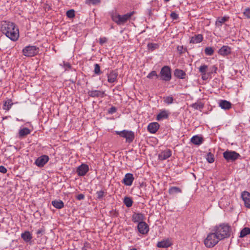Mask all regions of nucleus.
Listing matches in <instances>:
<instances>
[{
  "label": "nucleus",
  "mask_w": 250,
  "mask_h": 250,
  "mask_svg": "<svg viewBox=\"0 0 250 250\" xmlns=\"http://www.w3.org/2000/svg\"><path fill=\"white\" fill-rule=\"evenodd\" d=\"M1 29L6 37L12 41H16L18 39L19 37V29L13 22L3 21Z\"/></svg>",
  "instance_id": "1"
},
{
  "label": "nucleus",
  "mask_w": 250,
  "mask_h": 250,
  "mask_svg": "<svg viewBox=\"0 0 250 250\" xmlns=\"http://www.w3.org/2000/svg\"><path fill=\"white\" fill-rule=\"evenodd\" d=\"M213 231L219 239L222 240L230 236L231 229L227 223H222L214 227Z\"/></svg>",
  "instance_id": "2"
},
{
  "label": "nucleus",
  "mask_w": 250,
  "mask_h": 250,
  "mask_svg": "<svg viewBox=\"0 0 250 250\" xmlns=\"http://www.w3.org/2000/svg\"><path fill=\"white\" fill-rule=\"evenodd\" d=\"M134 13V12L132 11L121 15L117 13L116 12H112L111 13V19L118 25H123L131 18V17Z\"/></svg>",
  "instance_id": "3"
},
{
  "label": "nucleus",
  "mask_w": 250,
  "mask_h": 250,
  "mask_svg": "<svg viewBox=\"0 0 250 250\" xmlns=\"http://www.w3.org/2000/svg\"><path fill=\"white\" fill-rule=\"evenodd\" d=\"M220 241L218 236L214 232L209 233L204 241L205 246L208 248L215 246Z\"/></svg>",
  "instance_id": "4"
},
{
  "label": "nucleus",
  "mask_w": 250,
  "mask_h": 250,
  "mask_svg": "<svg viewBox=\"0 0 250 250\" xmlns=\"http://www.w3.org/2000/svg\"><path fill=\"white\" fill-rule=\"evenodd\" d=\"M115 133L125 139L126 142H131L134 138V133L131 131L124 130L123 131H115Z\"/></svg>",
  "instance_id": "5"
},
{
  "label": "nucleus",
  "mask_w": 250,
  "mask_h": 250,
  "mask_svg": "<svg viewBox=\"0 0 250 250\" xmlns=\"http://www.w3.org/2000/svg\"><path fill=\"white\" fill-rule=\"evenodd\" d=\"M22 52L26 57H32L38 53V48L35 46H28L24 48Z\"/></svg>",
  "instance_id": "6"
},
{
  "label": "nucleus",
  "mask_w": 250,
  "mask_h": 250,
  "mask_svg": "<svg viewBox=\"0 0 250 250\" xmlns=\"http://www.w3.org/2000/svg\"><path fill=\"white\" fill-rule=\"evenodd\" d=\"M160 75L162 79L166 81H169L171 78V70L169 66H165L161 69Z\"/></svg>",
  "instance_id": "7"
},
{
  "label": "nucleus",
  "mask_w": 250,
  "mask_h": 250,
  "mask_svg": "<svg viewBox=\"0 0 250 250\" xmlns=\"http://www.w3.org/2000/svg\"><path fill=\"white\" fill-rule=\"evenodd\" d=\"M208 66L206 64H202L199 67V71L203 80H207L210 77L211 72H208Z\"/></svg>",
  "instance_id": "8"
},
{
  "label": "nucleus",
  "mask_w": 250,
  "mask_h": 250,
  "mask_svg": "<svg viewBox=\"0 0 250 250\" xmlns=\"http://www.w3.org/2000/svg\"><path fill=\"white\" fill-rule=\"evenodd\" d=\"M223 156L227 161H229L235 160L240 156V155L235 151H226L224 152Z\"/></svg>",
  "instance_id": "9"
},
{
  "label": "nucleus",
  "mask_w": 250,
  "mask_h": 250,
  "mask_svg": "<svg viewBox=\"0 0 250 250\" xmlns=\"http://www.w3.org/2000/svg\"><path fill=\"white\" fill-rule=\"evenodd\" d=\"M241 196L245 206L247 208H250V193L247 191H244L242 192Z\"/></svg>",
  "instance_id": "10"
},
{
  "label": "nucleus",
  "mask_w": 250,
  "mask_h": 250,
  "mask_svg": "<svg viewBox=\"0 0 250 250\" xmlns=\"http://www.w3.org/2000/svg\"><path fill=\"white\" fill-rule=\"evenodd\" d=\"M138 229L140 233L143 234H146L148 232V225L144 222H139L138 225Z\"/></svg>",
  "instance_id": "11"
},
{
  "label": "nucleus",
  "mask_w": 250,
  "mask_h": 250,
  "mask_svg": "<svg viewBox=\"0 0 250 250\" xmlns=\"http://www.w3.org/2000/svg\"><path fill=\"white\" fill-rule=\"evenodd\" d=\"M49 160V157L46 155H42L39 157L35 161L36 165L39 167H43Z\"/></svg>",
  "instance_id": "12"
},
{
  "label": "nucleus",
  "mask_w": 250,
  "mask_h": 250,
  "mask_svg": "<svg viewBox=\"0 0 250 250\" xmlns=\"http://www.w3.org/2000/svg\"><path fill=\"white\" fill-rule=\"evenodd\" d=\"M88 166L86 164H83L78 167L77 172L78 175L83 176L88 172Z\"/></svg>",
  "instance_id": "13"
},
{
  "label": "nucleus",
  "mask_w": 250,
  "mask_h": 250,
  "mask_svg": "<svg viewBox=\"0 0 250 250\" xmlns=\"http://www.w3.org/2000/svg\"><path fill=\"white\" fill-rule=\"evenodd\" d=\"M134 180L133 174L131 173H127L125 175V178L123 180L124 184L127 186H130L132 185Z\"/></svg>",
  "instance_id": "14"
},
{
  "label": "nucleus",
  "mask_w": 250,
  "mask_h": 250,
  "mask_svg": "<svg viewBox=\"0 0 250 250\" xmlns=\"http://www.w3.org/2000/svg\"><path fill=\"white\" fill-rule=\"evenodd\" d=\"M160 125L157 122L150 123L147 126V129L151 133H155L158 130Z\"/></svg>",
  "instance_id": "15"
},
{
  "label": "nucleus",
  "mask_w": 250,
  "mask_h": 250,
  "mask_svg": "<svg viewBox=\"0 0 250 250\" xmlns=\"http://www.w3.org/2000/svg\"><path fill=\"white\" fill-rule=\"evenodd\" d=\"M231 53V48L230 47L224 45L218 50V53L222 56H226Z\"/></svg>",
  "instance_id": "16"
},
{
  "label": "nucleus",
  "mask_w": 250,
  "mask_h": 250,
  "mask_svg": "<svg viewBox=\"0 0 250 250\" xmlns=\"http://www.w3.org/2000/svg\"><path fill=\"white\" fill-rule=\"evenodd\" d=\"M172 245V242L169 239L163 240L158 242L157 246L158 248H167Z\"/></svg>",
  "instance_id": "17"
},
{
  "label": "nucleus",
  "mask_w": 250,
  "mask_h": 250,
  "mask_svg": "<svg viewBox=\"0 0 250 250\" xmlns=\"http://www.w3.org/2000/svg\"><path fill=\"white\" fill-rule=\"evenodd\" d=\"M171 155V152L169 149L165 150L159 154V159L161 160H164L170 157Z\"/></svg>",
  "instance_id": "18"
},
{
  "label": "nucleus",
  "mask_w": 250,
  "mask_h": 250,
  "mask_svg": "<svg viewBox=\"0 0 250 250\" xmlns=\"http://www.w3.org/2000/svg\"><path fill=\"white\" fill-rule=\"evenodd\" d=\"M219 105L222 109L228 110L231 108V104L226 100H222L219 102Z\"/></svg>",
  "instance_id": "19"
},
{
  "label": "nucleus",
  "mask_w": 250,
  "mask_h": 250,
  "mask_svg": "<svg viewBox=\"0 0 250 250\" xmlns=\"http://www.w3.org/2000/svg\"><path fill=\"white\" fill-rule=\"evenodd\" d=\"M144 218L143 214L140 213H134L132 215V220L134 222H143Z\"/></svg>",
  "instance_id": "20"
},
{
  "label": "nucleus",
  "mask_w": 250,
  "mask_h": 250,
  "mask_svg": "<svg viewBox=\"0 0 250 250\" xmlns=\"http://www.w3.org/2000/svg\"><path fill=\"white\" fill-rule=\"evenodd\" d=\"M169 113L167 111L164 110L161 111L157 116V120L158 121L163 119H167L168 117Z\"/></svg>",
  "instance_id": "21"
},
{
  "label": "nucleus",
  "mask_w": 250,
  "mask_h": 250,
  "mask_svg": "<svg viewBox=\"0 0 250 250\" xmlns=\"http://www.w3.org/2000/svg\"><path fill=\"white\" fill-rule=\"evenodd\" d=\"M203 139L201 136L195 135L191 138V142L196 145H199L203 142Z\"/></svg>",
  "instance_id": "22"
},
{
  "label": "nucleus",
  "mask_w": 250,
  "mask_h": 250,
  "mask_svg": "<svg viewBox=\"0 0 250 250\" xmlns=\"http://www.w3.org/2000/svg\"><path fill=\"white\" fill-rule=\"evenodd\" d=\"M21 237L26 242L30 241L32 239V235L28 231H25L23 233H21Z\"/></svg>",
  "instance_id": "23"
},
{
  "label": "nucleus",
  "mask_w": 250,
  "mask_h": 250,
  "mask_svg": "<svg viewBox=\"0 0 250 250\" xmlns=\"http://www.w3.org/2000/svg\"><path fill=\"white\" fill-rule=\"evenodd\" d=\"M88 95L91 97H103L104 95V92L101 91L97 90H93L88 91Z\"/></svg>",
  "instance_id": "24"
},
{
  "label": "nucleus",
  "mask_w": 250,
  "mask_h": 250,
  "mask_svg": "<svg viewBox=\"0 0 250 250\" xmlns=\"http://www.w3.org/2000/svg\"><path fill=\"white\" fill-rule=\"evenodd\" d=\"M203 37L202 35L198 34L192 37L190 41V42L192 43H200L203 41Z\"/></svg>",
  "instance_id": "25"
},
{
  "label": "nucleus",
  "mask_w": 250,
  "mask_h": 250,
  "mask_svg": "<svg viewBox=\"0 0 250 250\" xmlns=\"http://www.w3.org/2000/svg\"><path fill=\"white\" fill-rule=\"evenodd\" d=\"M31 133V130L27 128L24 127L21 129H20L19 131V135L20 137H24Z\"/></svg>",
  "instance_id": "26"
},
{
  "label": "nucleus",
  "mask_w": 250,
  "mask_h": 250,
  "mask_svg": "<svg viewBox=\"0 0 250 250\" xmlns=\"http://www.w3.org/2000/svg\"><path fill=\"white\" fill-rule=\"evenodd\" d=\"M174 75L175 77L179 79H185L186 77V73L184 71L180 69H176L174 71Z\"/></svg>",
  "instance_id": "27"
},
{
  "label": "nucleus",
  "mask_w": 250,
  "mask_h": 250,
  "mask_svg": "<svg viewBox=\"0 0 250 250\" xmlns=\"http://www.w3.org/2000/svg\"><path fill=\"white\" fill-rule=\"evenodd\" d=\"M117 76L118 74L116 72H111L108 75V82L111 83L114 82L117 79Z\"/></svg>",
  "instance_id": "28"
},
{
  "label": "nucleus",
  "mask_w": 250,
  "mask_h": 250,
  "mask_svg": "<svg viewBox=\"0 0 250 250\" xmlns=\"http://www.w3.org/2000/svg\"><path fill=\"white\" fill-rule=\"evenodd\" d=\"M52 205L57 208L61 209L64 206L63 202L61 200H54L52 202Z\"/></svg>",
  "instance_id": "29"
},
{
  "label": "nucleus",
  "mask_w": 250,
  "mask_h": 250,
  "mask_svg": "<svg viewBox=\"0 0 250 250\" xmlns=\"http://www.w3.org/2000/svg\"><path fill=\"white\" fill-rule=\"evenodd\" d=\"M229 19V17L224 16L221 18H218L215 21V25L217 26H220L223 23L225 22Z\"/></svg>",
  "instance_id": "30"
},
{
  "label": "nucleus",
  "mask_w": 250,
  "mask_h": 250,
  "mask_svg": "<svg viewBox=\"0 0 250 250\" xmlns=\"http://www.w3.org/2000/svg\"><path fill=\"white\" fill-rule=\"evenodd\" d=\"M13 104V103H12V100L8 99L4 103L3 109L5 110L8 111Z\"/></svg>",
  "instance_id": "31"
},
{
  "label": "nucleus",
  "mask_w": 250,
  "mask_h": 250,
  "mask_svg": "<svg viewBox=\"0 0 250 250\" xmlns=\"http://www.w3.org/2000/svg\"><path fill=\"white\" fill-rule=\"evenodd\" d=\"M250 234V229L249 228H244L240 232V237L243 238Z\"/></svg>",
  "instance_id": "32"
},
{
  "label": "nucleus",
  "mask_w": 250,
  "mask_h": 250,
  "mask_svg": "<svg viewBox=\"0 0 250 250\" xmlns=\"http://www.w3.org/2000/svg\"><path fill=\"white\" fill-rule=\"evenodd\" d=\"M181 192V189L177 187H173L169 189L168 192L170 194H174Z\"/></svg>",
  "instance_id": "33"
},
{
  "label": "nucleus",
  "mask_w": 250,
  "mask_h": 250,
  "mask_svg": "<svg viewBox=\"0 0 250 250\" xmlns=\"http://www.w3.org/2000/svg\"><path fill=\"white\" fill-rule=\"evenodd\" d=\"M191 107L195 110H201L204 107L202 103H196L191 105Z\"/></svg>",
  "instance_id": "34"
},
{
  "label": "nucleus",
  "mask_w": 250,
  "mask_h": 250,
  "mask_svg": "<svg viewBox=\"0 0 250 250\" xmlns=\"http://www.w3.org/2000/svg\"><path fill=\"white\" fill-rule=\"evenodd\" d=\"M124 203L127 207H130L132 205V200L130 198L127 197H125L124 199Z\"/></svg>",
  "instance_id": "35"
},
{
  "label": "nucleus",
  "mask_w": 250,
  "mask_h": 250,
  "mask_svg": "<svg viewBox=\"0 0 250 250\" xmlns=\"http://www.w3.org/2000/svg\"><path fill=\"white\" fill-rule=\"evenodd\" d=\"M207 161L209 163H212L214 161V156L211 153H208L206 156Z\"/></svg>",
  "instance_id": "36"
},
{
  "label": "nucleus",
  "mask_w": 250,
  "mask_h": 250,
  "mask_svg": "<svg viewBox=\"0 0 250 250\" xmlns=\"http://www.w3.org/2000/svg\"><path fill=\"white\" fill-rule=\"evenodd\" d=\"M158 47L159 45L157 43H149L147 44L148 48L151 51H153L154 49L158 48Z\"/></svg>",
  "instance_id": "37"
},
{
  "label": "nucleus",
  "mask_w": 250,
  "mask_h": 250,
  "mask_svg": "<svg viewBox=\"0 0 250 250\" xmlns=\"http://www.w3.org/2000/svg\"><path fill=\"white\" fill-rule=\"evenodd\" d=\"M75 15V11L73 9L69 10L66 12V16L69 18H73Z\"/></svg>",
  "instance_id": "38"
},
{
  "label": "nucleus",
  "mask_w": 250,
  "mask_h": 250,
  "mask_svg": "<svg viewBox=\"0 0 250 250\" xmlns=\"http://www.w3.org/2000/svg\"><path fill=\"white\" fill-rule=\"evenodd\" d=\"M173 101V99L171 96H167L164 98V102L167 104H171Z\"/></svg>",
  "instance_id": "39"
},
{
  "label": "nucleus",
  "mask_w": 250,
  "mask_h": 250,
  "mask_svg": "<svg viewBox=\"0 0 250 250\" xmlns=\"http://www.w3.org/2000/svg\"><path fill=\"white\" fill-rule=\"evenodd\" d=\"M213 50L210 47H208L205 48V52L208 55H211L213 53Z\"/></svg>",
  "instance_id": "40"
},
{
  "label": "nucleus",
  "mask_w": 250,
  "mask_h": 250,
  "mask_svg": "<svg viewBox=\"0 0 250 250\" xmlns=\"http://www.w3.org/2000/svg\"><path fill=\"white\" fill-rule=\"evenodd\" d=\"M158 77V75L157 74V73L155 71H152L150 73L148 74L147 76V78L148 79H152L153 77Z\"/></svg>",
  "instance_id": "41"
},
{
  "label": "nucleus",
  "mask_w": 250,
  "mask_h": 250,
  "mask_svg": "<svg viewBox=\"0 0 250 250\" xmlns=\"http://www.w3.org/2000/svg\"><path fill=\"white\" fill-rule=\"evenodd\" d=\"M244 16L247 18H250V8H246L243 12Z\"/></svg>",
  "instance_id": "42"
},
{
  "label": "nucleus",
  "mask_w": 250,
  "mask_h": 250,
  "mask_svg": "<svg viewBox=\"0 0 250 250\" xmlns=\"http://www.w3.org/2000/svg\"><path fill=\"white\" fill-rule=\"evenodd\" d=\"M94 72L96 74H98L100 73V67L99 64H95L94 65Z\"/></svg>",
  "instance_id": "43"
},
{
  "label": "nucleus",
  "mask_w": 250,
  "mask_h": 250,
  "mask_svg": "<svg viewBox=\"0 0 250 250\" xmlns=\"http://www.w3.org/2000/svg\"><path fill=\"white\" fill-rule=\"evenodd\" d=\"M97 197L99 199H101L104 195V192L102 190L99 191L97 192Z\"/></svg>",
  "instance_id": "44"
},
{
  "label": "nucleus",
  "mask_w": 250,
  "mask_h": 250,
  "mask_svg": "<svg viewBox=\"0 0 250 250\" xmlns=\"http://www.w3.org/2000/svg\"><path fill=\"white\" fill-rule=\"evenodd\" d=\"M87 3H91L93 4H96L97 3H99L100 2V0H87Z\"/></svg>",
  "instance_id": "45"
},
{
  "label": "nucleus",
  "mask_w": 250,
  "mask_h": 250,
  "mask_svg": "<svg viewBox=\"0 0 250 250\" xmlns=\"http://www.w3.org/2000/svg\"><path fill=\"white\" fill-rule=\"evenodd\" d=\"M170 17L173 20H176L178 18V15L175 12H172L170 14Z\"/></svg>",
  "instance_id": "46"
},
{
  "label": "nucleus",
  "mask_w": 250,
  "mask_h": 250,
  "mask_svg": "<svg viewBox=\"0 0 250 250\" xmlns=\"http://www.w3.org/2000/svg\"><path fill=\"white\" fill-rule=\"evenodd\" d=\"M0 172L2 173H5L7 172L6 168L2 166H0Z\"/></svg>",
  "instance_id": "47"
},
{
  "label": "nucleus",
  "mask_w": 250,
  "mask_h": 250,
  "mask_svg": "<svg viewBox=\"0 0 250 250\" xmlns=\"http://www.w3.org/2000/svg\"><path fill=\"white\" fill-rule=\"evenodd\" d=\"M107 41L106 38H101L99 39V42L101 44H103L105 43Z\"/></svg>",
  "instance_id": "48"
},
{
  "label": "nucleus",
  "mask_w": 250,
  "mask_h": 250,
  "mask_svg": "<svg viewBox=\"0 0 250 250\" xmlns=\"http://www.w3.org/2000/svg\"><path fill=\"white\" fill-rule=\"evenodd\" d=\"M84 198V196L83 194H80L78 195L76 197V198L79 200L83 199Z\"/></svg>",
  "instance_id": "49"
},
{
  "label": "nucleus",
  "mask_w": 250,
  "mask_h": 250,
  "mask_svg": "<svg viewBox=\"0 0 250 250\" xmlns=\"http://www.w3.org/2000/svg\"><path fill=\"white\" fill-rule=\"evenodd\" d=\"M43 231H44V230H43V229H40V230H38L37 231V233L39 234L42 233Z\"/></svg>",
  "instance_id": "50"
},
{
  "label": "nucleus",
  "mask_w": 250,
  "mask_h": 250,
  "mask_svg": "<svg viewBox=\"0 0 250 250\" xmlns=\"http://www.w3.org/2000/svg\"><path fill=\"white\" fill-rule=\"evenodd\" d=\"M130 250H137L135 248H133L132 249H131Z\"/></svg>",
  "instance_id": "51"
}]
</instances>
